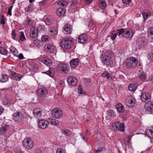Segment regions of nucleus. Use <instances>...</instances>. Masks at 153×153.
I'll list each match as a JSON object with an SVG mask.
<instances>
[{
    "mask_svg": "<svg viewBox=\"0 0 153 153\" xmlns=\"http://www.w3.org/2000/svg\"><path fill=\"white\" fill-rule=\"evenodd\" d=\"M138 62V60L137 58L131 56L126 60L125 66L128 69H133L137 66Z\"/></svg>",
    "mask_w": 153,
    "mask_h": 153,
    "instance_id": "nucleus-1",
    "label": "nucleus"
},
{
    "mask_svg": "<svg viewBox=\"0 0 153 153\" xmlns=\"http://www.w3.org/2000/svg\"><path fill=\"white\" fill-rule=\"evenodd\" d=\"M118 32V36L121 34L126 38H131L133 36V31L131 29L126 28H122L117 29Z\"/></svg>",
    "mask_w": 153,
    "mask_h": 153,
    "instance_id": "nucleus-2",
    "label": "nucleus"
},
{
    "mask_svg": "<svg viewBox=\"0 0 153 153\" xmlns=\"http://www.w3.org/2000/svg\"><path fill=\"white\" fill-rule=\"evenodd\" d=\"M60 45L61 47L64 49H69L73 45L72 41L69 39H65L61 41Z\"/></svg>",
    "mask_w": 153,
    "mask_h": 153,
    "instance_id": "nucleus-3",
    "label": "nucleus"
},
{
    "mask_svg": "<svg viewBox=\"0 0 153 153\" xmlns=\"http://www.w3.org/2000/svg\"><path fill=\"white\" fill-rule=\"evenodd\" d=\"M111 129L114 131H119L121 132H124L125 130V124L119 121H116L111 124Z\"/></svg>",
    "mask_w": 153,
    "mask_h": 153,
    "instance_id": "nucleus-4",
    "label": "nucleus"
},
{
    "mask_svg": "<svg viewBox=\"0 0 153 153\" xmlns=\"http://www.w3.org/2000/svg\"><path fill=\"white\" fill-rule=\"evenodd\" d=\"M69 66L68 64L61 63L58 64L56 67V71L59 72L67 73L69 72Z\"/></svg>",
    "mask_w": 153,
    "mask_h": 153,
    "instance_id": "nucleus-5",
    "label": "nucleus"
},
{
    "mask_svg": "<svg viewBox=\"0 0 153 153\" xmlns=\"http://www.w3.org/2000/svg\"><path fill=\"white\" fill-rule=\"evenodd\" d=\"M23 146L27 149H32L34 143L33 140L30 138H26L22 142Z\"/></svg>",
    "mask_w": 153,
    "mask_h": 153,
    "instance_id": "nucleus-6",
    "label": "nucleus"
},
{
    "mask_svg": "<svg viewBox=\"0 0 153 153\" xmlns=\"http://www.w3.org/2000/svg\"><path fill=\"white\" fill-rule=\"evenodd\" d=\"M51 115L54 118H59L62 116L63 112L60 108H55L51 111Z\"/></svg>",
    "mask_w": 153,
    "mask_h": 153,
    "instance_id": "nucleus-7",
    "label": "nucleus"
},
{
    "mask_svg": "<svg viewBox=\"0 0 153 153\" xmlns=\"http://www.w3.org/2000/svg\"><path fill=\"white\" fill-rule=\"evenodd\" d=\"M13 116V120L17 122L22 121L24 118L23 114L22 112L18 111L14 113Z\"/></svg>",
    "mask_w": 153,
    "mask_h": 153,
    "instance_id": "nucleus-8",
    "label": "nucleus"
},
{
    "mask_svg": "<svg viewBox=\"0 0 153 153\" xmlns=\"http://www.w3.org/2000/svg\"><path fill=\"white\" fill-rule=\"evenodd\" d=\"M126 103L128 107H132L135 104V99L131 96H128L126 100Z\"/></svg>",
    "mask_w": 153,
    "mask_h": 153,
    "instance_id": "nucleus-9",
    "label": "nucleus"
},
{
    "mask_svg": "<svg viewBox=\"0 0 153 153\" xmlns=\"http://www.w3.org/2000/svg\"><path fill=\"white\" fill-rule=\"evenodd\" d=\"M10 77L12 79L17 80H20L22 78L21 75L19 74L16 73L13 71H10L9 73Z\"/></svg>",
    "mask_w": 153,
    "mask_h": 153,
    "instance_id": "nucleus-10",
    "label": "nucleus"
},
{
    "mask_svg": "<svg viewBox=\"0 0 153 153\" xmlns=\"http://www.w3.org/2000/svg\"><path fill=\"white\" fill-rule=\"evenodd\" d=\"M67 80L69 85L73 86H75L77 84V80L74 76H68Z\"/></svg>",
    "mask_w": 153,
    "mask_h": 153,
    "instance_id": "nucleus-11",
    "label": "nucleus"
},
{
    "mask_svg": "<svg viewBox=\"0 0 153 153\" xmlns=\"http://www.w3.org/2000/svg\"><path fill=\"white\" fill-rule=\"evenodd\" d=\"M49 124L48 122L45 120H39L38 123L39 127L41 128L45 129L47 127Z\"/></svg>",
    "mask_w": 153,
    "mask_h": 153,
    "instance_id": "nucleus-12",
    "label": "nucleus"
},
{
    "mask_svg": "<svg viewBox=\"0 0 153 153\" xmlns=\"http://www.w3.org/2000/svg\"><path fill=\"white\" fill-rule=\"evenodd\" d=\"M48 93L47 90L45 88H40L37 91V94L39 97H45Z\"/></svg>",
    "mask_w": 153,
    "mask_h": 153,
    "instance_id": "nucleus-13",
    "label": "nucleus"
},
{
    "mask_svg": "<svg viewBox=\"0 0 153 153\" xmlns=\"http://www.w3.org/2000/svg\"><path fill=\"white\" fill-rule=\"evenodd\" d=\"M140 98L142 101L145 102L150 100L151 98V96L149 93L143 92L141 94Z\"/></svg>",
    "mask_w": 153,
    "mask_h": 153,
    "instance_id": "nucleus-14",
    "label": "nucleus"
},
{
    "mask_svg": "<svg viewBox=\"0 0 153 153\" xmlns=\"http://www.w3.org/2000/svg\"><path fill=\"white\" fill-rule=\"evenodd\" d=\"M30 37L33 39L36 38L38 33V28L34 27H32L30 29Z\"/></svg>",
    "mask_w": 153,
    "mask_h": 153,
    "instance_id": "nucleus-15",
    "label": "nucleus"
},
{
    "mask_svg": "<svg viewBox=\"0 0 153 153\" xmlns=\"http://www.w3.org/2000/svg\"><path fill=\"white\" fill-rule=\"evenodd\" d=\"M87 40V36L85 33L81 34L78 37V41L80 43H85L86 42Z\"/></svg>",
    "mask_w": 153,
    "mask_h": 153,
    "instance_id": "nucleus-16",
    "label": "nucleus"
},
{
    "mask_svg": "<svg viewBox=\"0 0 153 153\" xmlns=\"http://www.w3.org/2000/svg\"><path fill=\"white\" fill-rule=\"evenodd\" d=\"M145 108L146 110L148 111H153V102L150 101L147 102L145 104Z\"/></svg>",
    "mask_w": 153,
    "mask_h": 153,
    "instance_id": "nucleus-17",
    "label": "nucleus"
},
{
    "mask_svg": "<svg viewBox=\"0 0 153 153\" xmlns=\"http://www.w3.org/2000/svg\"><path fill=\"white\" fill-rule=\"evenodd\" d=\"M80 60L78 58H73L70 62V65L71 68H74L78 65Z\"/></svg>",
    "mask_w": 153,
    "mask_h": 153,
    "instance_id": "nucleus-18",
    "label": "nucleus"
},
{
    "mask_svg": "<svg viewBox=\"0 0 153 153\" xmlns=\"http://www.w3.org/2000/svg\"><path fill=\"white\" fill-rule=\"evenodd\" d=\"M45 48L47 51L50 53L53 52L55 49V47L50 44H47L45 46Z\"/></svg>",
    "mask_w": 153,
    "mask_h": 153,
    "instance_id": "nucleus-19",
    "label": "nucleus"
},
{
    "mask_svg": "<svg viewBox=\"0 0 153 153\" xmlns=\"http://www.w3.org/2000/svg\"><path fill=\"white\" fill-rule=\"evenodd\" d=\"M72 26L70 24H65L64 27V32L66 34H70L71 32Z\"/></svg>",
    "mask_w": 153,
    "mask_h": 153,
    "instance_id": "nucleus-20",
    "label": "nucleus"
},
{
    "mask_svg": "<svg viewBox=\"0 0 153 153\" xmlns=\"http://www.w3.org/2000/svg\"><path fill=\"white\" fill-rule=\"evenodd\" d=\"M42 110L40 108H36L33 111V114L35 117H40L42 115Z\"/></svg>",
    "mask_w": 153,
    "mask_h": 153,
    "instance_id": "nucleus-21",
    "label": "nucleus"
},
{
    "mask_svg": "<svg viewBox=\"0 0 153 153\" xmlns=\"http://www.w3.org/2000/svg\"><path fill=\"white\" fill-rule=\"evenodd\" d=\"M102 60L104 63L108 65H110L113 64V61L109 56H107L103 57Z\"/></svg>",
    "mask_w": 153,
    "mask_h": 153,
    "instance_id": "nucleus-22",
    "label": "nucleus"
},
{
    "mask_svg": "<svg viewBox=\"0 0 153 153\" xmlns=\"http://www.w3.org/2000/svg\"><path fill=\"white\" fill-rule=\"evenodd\" d=\"M49 30V33L52 36H55L58 33L57 29L56 27H51Z\"/></svg>",
    "mask_w": 153,
    "mask_h": 153,
    "instance_id": "nucleus-23",
    "label": "nucleus"
},
{
    "mask_svg": "<svg viewBox=\"0 0 153 153\" xmlns=\"http://www.w3.org/2000/svg\"><path fill=\"white\" fill-rule=\"evenodd\" d=\"M65 12L66 10L65 8L59 7L56 10V14L58 16H63L65 13Z\"/></svg>",
    "mask_w": 153,
    "mask_h": 153,
    "instance_id": "nucleus-24",
    "label": "nucleus"
},
{
    "mask_svg": "<svg viewBox=\"0 0 153 153\" xmlns=\"http://www.w3.org/2000/svg\"><path fill=\"white\" fill-rule=\"evenodd\" d=\"M144 20L147 19L150 16L151 12L149 10H146L143 11L142 13Z\"/></svg>",
    "mask_w": 153,
    "mask_h": 153,
    "instance_id": "nucleus-25",
    "label": "nucleus"
},
{
    "mask_svg": "<svg viewBox=\"0 0 153 153\" xmlns=\"http://www.w3.org/2000/svg\"><path fill=\"white\" fill-rule=\"evenodd\" d=\"M146 134L150 138H153V128H147L146 130Z\"/></svg>",
    "mask_w": 153,
    "mask_h": 153,
    "instance_id": "nucleus-26",
    "label": "nucleus"
},
{
    "mask_svg": "<svg viewBox=\"0 0 153 153\" xmlns=\"http://www.w3.org/2000/svg\"><path fill=\"white\" fill-rule=\"evenodd\" d=\"M137 45L138 46V49H140L144 47L145 45L144 41L141 40V39H138L137 42Z\"/></svg>",
    "mask_w": 153,
    "mask_h": 153,
    "instance_id": "nucleus-27",
    "label": "nucleus"
},
{
    "mask_svg": "<svg viewBox=\"0 0 153 153\" xmlns=\"http://www.w3.org/2000/svg\"><path fill=\"white\" fill-rule=\"evenodd\" d=\"M116 108L120 112H123L124 110L123 105L120 103L117 104L116 105Z\"/></svg>",
    "mask_w": 153,
    "mask_h": 153,
    "instance_id": "nucleus-28",
    "label": "nucleus"
},
{
    "mask_svg": "<svg viewBox=\"0 0 153 153\" xmlns=\"http://www.w3.org/2000/svg\"><path fill=\"white\" fill-rule=\"evenodd\" d=\"M40 61L48 66L52 65V61L50 59H41Z\"/></svg>",
    "mask_w": 153,
    "mask_h": 153,
    "instance_id": "nucleus-29",
    "label": "nucleus"
},
{
    "mask_svg": "<svg viewBox=\"0 0 153 153\" xmlns=\"http://www.w3.org/2000/svg\"><path fill=\"white\" fill-rule=\"evenodd\" d=\"M107 5L105 0H100L99 7L102 9H105Z\"/></svg>",
    "mask_w": 153,
    "mask_h": 153,
    "instance_id": "nucleus-30",
    "label": "nucleus"
},
{
    "mask_svg": "<svg viewBox=\"0 0 153 153\" xmlns=\"http://www.w3.org/2000/svg\"><path fill=\"white\" fill-rule=\"evenodd\" d=\"M11 103V100L9 97H6L3 100V104L4 105H9Z\"/></svg>",
    "mask_w": 153,
    "mask_h": 153,
    "instance_id": "nucleus-31",
    "label": "nucleus"
},
{
    "mask_svg": "<svg viewBox=\"0 0 153 153\" xmlns=\"http://www.w3.org/2000/svg\"><path fill=\"white\" fill-rule=\"evenodd\" d=\"M58 4L61 5L63 7H66L68 4V3L66 1L60 0L57 3Z\"/></svg>",
    "mask_w": 153,
    "mask_h": 153,
    "instance_id": "nucleus-32",
    "label": "nucleus"
},
{
    "mask_svg": "<svg viewBox=\"0 0 153 153\" xmlns=\"http://www.w3.org/2000/svg\"><path fill=\"white\" fill-rule=\"evenodd\" d=\"M53 22V19L50 17H48L45 20V22L47 25L51 24Z\"/></svg>",
    "mask_w": 153,
    "mask_h": 153,
    "instance_id": "nucleus-33",
    "label": "nucleus"
},
{
    "mask_svg": "<svg viewBox=\"0 0 153 153\" xmlns=\"http://www.w3.org/2000/svg\"><path fill=\"white\" fill-rule=\"evenodd\" d=\"M137 88L136 85L134 84H131L128 86V89L131 91H134Z\"/></svg>",
    "mask_w": 153,
    "mask_h": 153,
    "instance_id": "nucleus-34",
    "label": "nucleus"
},
{
    "mask_svg": "<svg viewBox=\"0 0 153 153\" xmlns=\"http://www.w3.org/2000/svg\"><path fill=\"white\" fill-rule=\"evenodd\" d=\"M10 51L15 56H17L18 52L17 49L13 46H11L10 48Z\"/></svg>",
    "mask_w": 153,
    "mask_h": 153,
    "instance_id": "nucleus-35",
    "label": "nucleus"
},
{
    "mask_svg": "<svg viewBox=\"0 0 153 153\" xmlns=\"http://www.w3.org/2000/svg\"><path fill=\"white\" fill-rule=\"evenodd\" d=\"M19 40L23 41L26 39V38L24 35V33L23 31H21L19 32Z\"/></svg>",
    "mask_w": 153,
    "mask_h": 153,
    "instance_id": "nucleus-36",
    "label": "nucleus"
},
{
    "mask_svg": "<svg viewBox=\"0 0 153 153\" xmlns=\"http://www.w3.org/2000/svg\"><path fill=\"white\" fill-rule=\"evenodd\" d=\"M8 77L6 74H2L1 79L0 80L1 82H5L8 80Z\"/></svg>",
    "mask_w": 153,
    "mask_h": 153,
    "instance_id": "nucleus-37",
    "label": "nucleus"
},
{
    "mask_svg": "<svg viewBox=\"0 0 153 153\" xmlns=\"http://www.w3.org/2000/svg\"><path fill=\"white\" fill-rule=\"evenodd\" d=\"M61 131L62 133L67 136H70L71 134V132L67 129H62Z\"/></svg>",
    "mask_w": 153,
    "mask_h": 153,
    "instance_id": "nucleus-38",
    "label": "nucleus"
},
{
    "mask_svg": "<svg viewBox=\"0 0 153 153\" xmlns=\"http://www.w3.org/2000/svg\"><path fill=\"white\" fill-rule=\"evenodd\" d=\"M109 74L106 71H105L102 74L101 76L103 77H106L107 79H109L110 76Z\"/></svg>",
    "mask_w": 153,
    "mask_h": 153,
    "instance_id": "nucleus-39",
    "label": "nucleus"
},
{
    "mask_svg": "<svg viewBox=\"0 0 153 153\" xmlns=\"http://www.w3.org/2000/svg\"><path fill=\"white\" fill-rule=\"evenodd\" d=\"M139 77L141 80H144L146 77V74L143 72L139 74Z\"/></svg>",
    "mask_w": 153,
    "mask_h": 153,
    "instance_id": "nucleus-40",
    "label": "nucleus"
},
{
    "mask_svg": "<svg viewBox=\"0 0 153 153\" xmlns=\"http://www.w3.org/2000/svg\"><path fill=\"white\" fill-rule=\"evenodd\" d=\"M7 53V51L4 48L0 47V53L3 55H6Z\"/></svg>",
    "mask_w": 153,
    "mask_h": 153,
    "instance_id": "nucleus-41",
    "label": "nucleus"
},
{
    "mask_svg": "<svg viewBox=\"0 0 153 153\" xmlns=\"http://www.w3.org/2000/svg\"><path fill=\"white\" fill-rule=\"evenodd\" d=\"M107 115L108 116L114 118V114L113 111L111 110H108L107 111Z\"/></svg>",
    "mask_w": 153,
    "mask_h": 153,
    "instance_id": "nucleus-42",
    "label": "nucleus"
},
{
    "mask_svg": "<svg viewBox=\"0 0 153 153\" xmlns=\"http://www.w3.org/2000/svg\"><path fill=\"white\" fill-rule=\"evenodd\" d=\"M42 40L44 42H48L49 39H50V38L47 36L43 35V36L41 38Z\"/></svg>",
    "mask_w": 153,
    "mask_h": 153,
    "instance_id": "nucleus-43",
    "label": "nucleus"
},
{
    "mask_svg": "<svg viewBox=\"0 0 153 153\" xmlns=\"http://www.w3.org/2000/svg\"><path fill=\"white\" fill-rule=\"evenodd\" d=\"M9 127L8 125H5L1 128L0 130L1 132L4 133L8 129Z\"/></svg>",
    "mask_w": 153,
    "mask_h": 153,
    "instance_id": "nucleus-44",
    "label": "nucleus"
},
{
    "mask_svg": "<svg viewBox=\"0 0 153 153\" xmlns=\"http://www.w3.org/2000/svg\"><path fill=\"white\" fill-rule=\"evenodd\" d=\"M51 123L53 125L56 126H58L59 124V122L57 120L53 119L51 120Z\"/></svg>",
    "mask_w": 153,
    "mask_h": 153,
    "instance_id": "nucleus-45",
    "label": "nucleus"
},
{
    "mask_svg": "<svg viewBox=\"0 0 153 153\" xmlns=\"http://www.w3.org/2000/svg\"><path fill=\"white\" fill-rule=\"evenodd\" d=\"M35 153H43L42 149L41 148H38L34 150Z\"/></svg>",
    "mask_w": 153,
    "mask_h": 153,
    "instance_id": "nucleus-46",
    "label": "nucleus"
},
{
    "mask_svg": "<svg viewBox=\"0 0 153 153\" xmlns=\"http://www.w3.org/2000/svg\"><path fill=\"white\" fill-rule=\"evenodd\" d=\"M43 73L46 74L51 77H53L54 76V74L53 73L51 72V71L50 70L47 71L45 72H43Z\"/></svg>",
    "mask_w": 153,
    "mask_h": 153,
    "instance_id": "nucleus-47",
    "label": "nucleus"
},
{
    "mask_svg": "<svg viewBox=\"0 0 153 153\" xmlns=\"http://www.w3.org/2000/svg\"><path fill=\"white\" fill-rule=\"evenodd\" d=\"M147 56L148 59L152 61H153V53H149L147 54Z\"/></svg>",
    "mask_w": 153,
    "mask_h": 153,
    "instance_id": "nucleus-48",
    "label": "nucleus"
},
{
    "mask_svg": "<svg viewBox=\"0 0 153 153\" xmlns=\"http://www.w3.org/2000/svg\"><path fill=\"white\" fill-rule=\"evenodd\" d=\"M117 32L115 33H112V34L111 36V38L113 40H114L115 39L117 34H118V32L117 30Z\"/></svg>",
    "mask_w": 153,
    "mask_h": 153,
    "instance_id": "nucleus-49",
    "label": "nucleus"
},
{
    "mask_svg": "<svg viewBox=\"0 0 153 153\" xmlns=\"http://www.w3.org/2000/svg\"><path fill=\"white\" fill-rule=\"evenodd\" d=\"M148 33L149 35H153V27H151L149 28L148 30Z\"/></svg>",
    "mask_w": 153,
    "mask_h": 153,
    "instance_id": "nucleus-50",
    "label": "nucleus"
},
{
    "mask_svg": "<svg viewBox=\"0 0 153 153\" xmlns=\"http://www.w3.org/2000/svg\"><path fill=\"white\" fill-rule=\"evenodd\" d=\"M34 44L37 46H39L41 45V42L40 41L35 39L34 41Z\"/></svg>",
    "mask_w": 153,
    "mask_h": 153,
    "instance_id": "nucleus-51",
    "label": "nucleus"
},
{
    "mask_svg": "<svg viewBox=\"0 0 153 153\" xmlns=\"http://www.w3.org/2000/svg\"><path fill=\"white\" fill-rule=\"evenodd\" d=\"M81 87V86L80 85L78 86V89L79 93L81 94H82L84 93V92Z\"/></svg>",
    "mask_w": 153,
    "mask_h": 153,
    "instance_id": "nucleus-52",
    "label": "nucleus"
},
{
    "mask_svg": "<svg viewBox=\"0 0 153 153\" xmlns=\"http://www.w3.org/2000/svg\"><path fill=\"white\" fill-rule=\"evenodd\" d=\"M16 34L15 33L14 30L12 31V33H11V36L12 38L14 40L15 39V36H16Z\"/></svg>",
    "mask_w": 153,
    "mask_h": 153,
    "instance_id": "nucleus-53",
    "label": "nucleus"
},
{
    "mask_svg": "<svg viewBox=\"0 0 153 153\" xmlns=\"http://www.w3.org/2000/svg\"><path fill=\"white\" fill-rule=\"evenodd\" d=\"M122 1L123 4H129L131 3V0H122Z\"/></svg>",
    "mask_w": 153,
    "mask_h": 153,
    "instance_id": "nucleus-54",
    "label": "nucleus"
},
{
    "mask_svg": "<svg viewBox=\"0 0 153 153\" xmlns=\"http://www.w3.org/2000/svg\"><path fill=\"white\" fill-rule=\"evenodd\" d=\"M13 7V6H10L8 8V14L10 16L12 15L11 13V10Z\"/></svg>",
    "mask_w": 153,
    "mask_h": 153,
    "instance_id": "nucleus-55",
    "label": "nucleus"
},
{
    "mask_svg": "<svg viewBox=\"0 0 153 153\" xmlns=\"http://www.w3.org/2000/svg\"><path fill=\"white\" fill-rule=\"evenodd\" d=\"M56 153H64V151L61 148H59L57 149Z\"/></svg>",
    "mask_w": 153,
    "mask_h": 153,
    "instance_id": "nucleus-56",
    "label": "nucleus"
},
{
    "mask_svg": "<svg viewBox=\"0 0 153 153\" xmlns=\"http://www.w3.org/2000/svg\"><path fill=\"white\" fill-rule=\"evenodd\" d=\"M1 18L2 19L1 22V24L4 25L5 23V22L4 20V16L3 15L1 16Z\"/></svg>",
    "mask_w": 153,
    "mask_h": 153,
    "instance_id": "nucleus-57",
    "label": "nucleus"
},
{
    "mask_svg": "<svg viewBox=\"0 0 153 153\" xmlns=\"http://www.w3.org/2000/svg\"><path fill=\"white\" fill-rule=\"evenodd\" d=\"M102 150V148L100 147L97 150H95L94 151V153H97L101 152Z\"/></svg>",
    "mask_w": 153,
    "mask_h": 153,
    "instance_id": "nucleus-58",
    "label": "nucleus"
},
{
    "mask_svg": "<svg viewBox=\"0 0 153 153\" xmlns=\"http://www.w3.org/2000/svg\"><path fill=\"white\" fill-rule=\"evenodd\" d=\"M16 153H24V152L21 149H17L15 151Z\"/></svg>",
    "mask_w": 153,
    "mask_h": 153,
    "instance_id": "nucleus-59",
    "label": "nucleus"
},
{
    "mask_svg": "<svg viewBox=\"0 0 153 153\" xmlns=\"http://www.w3.org/2000/svg\"><path fill=\"white\" fill-rule=\"evenodd\" d=\"M26 21L28 25H31L32 24V20L28 17L27 18Z\"/></svg>",
    "mask_w": 153,
    "mask_h": 153,
    "instance_id": "nucleus-60",
    "label": "nucleus"
},
{
    "mask_svg": "<svg viewBox=\"0 0 153 153\" xmlns=\"http://www.w3.org/2000/svg\"><path fill=\"white\" fill-rule=\"evenodd\" d=\"M19 57L20 59H24V56L22 53H20L19 55H17V56H16Z\"/></svg>",
    "mask_w": 153,
    "mask_h": 153,
    "instance_id": "nucleus-61",
    "label": "nucleus"
},
{
    "mask_svg": "<svg viewBox=\"0 0 153 153\" xmlns=\"http://www.w3.org/2000/svg\"><path fill=\"white\" fill-rule=\"evenodd\" d=\"M37 28H38V31H39V30H44L45 29V27L42 25H40L39 26V27Z\"/></svg>",
    "mask_w": 153,
    "mask_h": 153,
    "instance_id": "nucleus-62",
    "label": "nucleus"
},
{
    "mask_svg": "<svg viewBox=\"0 0 153 153\" xmlns=\"http://www.w3.org/2000/svg\"><path fill=\"white\" fill-rule=\"evenodd\" d=\"M46 3V1H42L39 2V5L40 6H43L44 4Z\"/></svg>",
    "mask_w": 153,
    "mask_h": 153,
    "instance_id": "nucleus-63",
    "label": "nucleus"
},
{
    "mask_svg": "<svg viewBox=\"0 0 153 153\" xmlns=\"http://www.w3.org/2000/svg\"><path fill=\"white\" fill-rule=\"evenodd\" d=\"M4 110V108L2 107V106H0V115L3 112Z\"/></svg>",
    "mask_w": 153,
    "mask_h": 153,
    "instance_id": "nucleus-64",
    "label": "nucleus"
}]
</instances>
